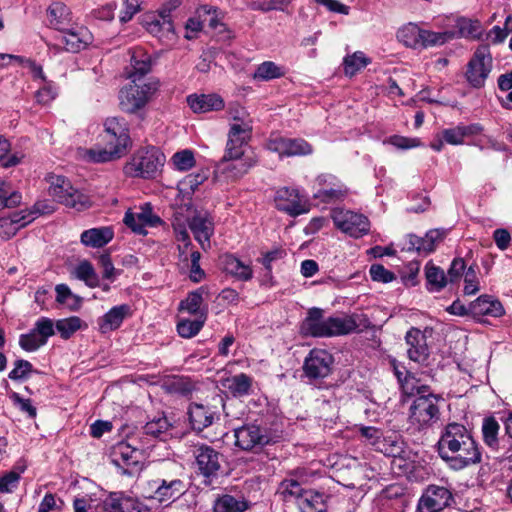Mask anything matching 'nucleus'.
I'll return each instance as SVG.
<instances>
[{"mask_svg":"<svg viewBox=\"0 0 512 512\" xmlns=\"http://www.w3.org/2000/svg\"><path fill=\"white\" fill-rule=\"evenodd\" d=\"M301 512H326L327 505L324 495L314 490H306L305 495L298 502Z\"/></svg>","mask_w":512,"mask_h":512,"instance_id":"nucleus-33","label":"nucleus"},{"mask_svg":"<svg viewBox=\"0 0 512 512\" xmlns=\"http://www.w3.org/2000/svg\"><path fill=\"white\" fill-rule=\"evenodd\" d=\"M204 292H206V288L203 286L190 292L186 299L180 302L179 310L187 311L188 313L197 315L198 317L201 316V312L207 313V309L201 308Z\"/></svg>","mask_w":512,"mask_h":512,"instance_id":"nucleus-38","label":"nucleus"},{"mask_svg":"<svg viewBox=\"0 0 512 512\" xmlns=\"http://www.w3.org/2000/svg\"><path fill=\"white\" fill-rule=\"evenodd\" d=\"M126 153L121 148L107 143L104 148H91L87 150L85 155L90 162L105 163L119 159Z\"/></svg>","mask_w":512,"mask_h":512,"instance_id":"nucleus-31","label":"nucleus"},{"mask_svg":"<svg viewBox=\"0 0 512 512\" xmlns=\"http://www.w3.org/2000/svg\"><path fill=\"white\" fill-rule=\"evenodd\" d=\"M217 411L209 405L191 403L188 408V417L191 427L201 432L212 425Z\"/></svg>","mask_w":512,"mask_h":512,"instance_id":"nucleus-23","label":"nucleus"},{"mask_svg":"<svg viewBox=\"0 0 512 512\" xmlns=\"http://www.w3.org/2000/svg\"><path fill=\"white\" fill-rule=\"evenodd\" d=\"M469 311L474 317L484 315L500 317L504 314V308L501 302L487 295H482L474 302L470 303Z\"/></svg>","mask_w":512,"mask_h":512,"instance_id":"nucleus-25","label":"nucleus"},{"mask_svg":"<svg viewBox=\"0 0 512 512\" xmlns=\"http://www.w3.org/2000/svg\"><path fill=\"white\" fill-rule=\"evenodd\" d=\"M49 27L65 32L71 24V12L62 2H54L47 9Z\"/></svg>","mask_w":512,"mask_h":512,"instance_id":"nucleus-26","label":"nucleus"},{"mask_svg":"<svg viewBox=\"0 0 512 512\" xmlns=\"http://www.w3.org/2000/svg\"><path fill=\"white\" fill-rule=\"evenodd\" d=\"M333 362V356L328 351L313 349L304 361V374L309 379L325 378L331 373Z\"/></svg>","mask_w":512,"mask_h":512,"instance_id":"nucleus-14","label":"nucleus"},{"mask_svg":"<svg viewBox=\"0 0 512 512\" xmlns=\"http://www.w3.org/2000/svg\"><path fill=\"white\" fill-rule=\"evenodd\" d=\"M425 276L427 288L431 292H439L446 286L447 281L444 271L433 264L426 265Z\"/></svg>","mask_w":512,"mask_h":512,"instance_id":"nucleus-40","label":"nucleus"},{"mask_svg":"<svg viewBox=\"0 0 512 512\" xmlns=\"http://www.w3.org/2000/svg\"><path fill=\"white\" fill-rule=\"evenodd\" d=\"M137 219L141 222L144 228L145 226L155 227L162 223L161 218L153 213L152 207L149 203H146L141 207V211L137 213Z\"/></svg>","mask_w":512,"mask_h":512,"instance_id":"nucleus-59","label":"nucleus"},{"mask_svg":"<svg viewBox=\"0 0 512 512\" xmlns=\"http://www.w3.org/2000/svg\"><path fill=\"white\" fill-rule=\"evenodd\" d=\"M268 147L280 156H304L313 152L312 146L304 139L276 137L269 141Z\"/></svg>","mask_w":512,"mask_h":512,"instance_id":"nucleus-19","label":"nucleus"},{"mask_svg":"<svg viewBox=\"0 0 512 512\" xmlns=\"http://www.w3.org/2000/svg\"><path fill=\"white\" fill-rule=\"evenodd\" d=\"M114 237L111 227H98L85 230L81 233L80 241L83 245L92 248H101Z\"/></svg>","mask_w":512,"mask_h":512,"instance_id":"nucleus-29","label":"nucleus"},{"mask_svg":"<svg viewBox=\"0 0 512 512\" xmlns=\"http://www.w3.org/2000/svg\"><path fill=\"white\" fill-rule=\"evenodd\" d=\"M369 63L370 59L360 51L355 52L353 55L346 56L343 62L345 74L348 76H354Z\"/></svg>","mask_w":512,"mask_h":512,"instance_id":"nucleus-46","label":"nucleus"},{"mask_svg":"<svg viewBox=\"0 0 512 512\" xmlns=\"http://www.w3.org/2000/svg\"><path fill=\"white\" fill-rule=\"evenodd\" d=\"M165 505V511L164 512H191L192 507L189 504V502L183 498V496L176 498L175 500L171 501L168 504Z\"/></svg>","mask_w":512,"mask_h":512,"instance_id":"nucleus-64","label":"nucleus"},{"mask_svg":"<svg viewBox=\"0 0 512 512\" xmlns=\"http://www.w3.org/2000/svg\"><path fill=\"white\" fill-rule=\"evenodd\" d=\"M35 217H30V214L27 216H23L19 219H9V218H0V237L2 239H9L15 235L18 227L16 224H20V226H25L34 220Z\"/></svg>","mask_w":512,"mask_h":512,"instance_id":"nucleus-45","label":"nucleus"},{"mask_svg":"<svg viewBox=\"0 0 512 512\" xmlns=\"http://www.w3.org/2000/svg\"><path fill=\"white\" fill-rule=\"evenodd\" d=\"M56 301L60 304H67L69 309L77 310L81 304V298L74 295L66 284H58L55 287Z\"/></svg>","mask_w":512,"mask_h":512,"instance_id":"nucleus-48","label":"nucleus"},{"mask_svg":"<svg viewBox=\"0 0 512 512\" xmlns=\"http://www.w3.org/2000/svg\"><path fill=\"white\" fill-rule=\"evenodd\" d=\"M141 458L142 452L126 442L117 443L111 453L112 463L128 476H134L142 470Z\"/></svg>","mask_w":512,"mask_h":512,"instance_id":"nucleus-9","label":"nucleus"},{"mask_svg":"<svg viewBox=\"0 0 512 512\" xmlns=\"http://www.w3.org/2000/svg\"><path fill=\"white\" fill-rule=\"evenodd\" d=\"M145 491L146 498L159 504H168L183 496L186 492V483L181 467L173 461L160 462L154 477L147 482Z\"/></svg>","mask_w":512,"mask_h":512,"instance_id":"nucleus-2","label":"nucleus"},{"mask_svg":"<svg viewBox=\"0 0 512 512\" xmlns=\"http://www.w3.org/2000/svg\"><path fill=\"white\" fill-rule=\"evenodd\" d=\"M446 236L444 229H431L423 237L422 251L424 254L431 253L435 250L436 245Z\"/></svg>","mask_w":512,"mask_h":512,"instance_id":"nucleus-54","label":"nucleus"},{"mask_svg":"<svg viewBox=\"0 0 512 512\" xmlns=\"http://www.w3.org/2000/svg\"><path fill=\"white\" fill-rule=\"evenodd\" d=\"M189 228L202 249L210 247V238L214 233V223L207 212L197 211L189 219Z\"/></svg>","mask_w":512,"mask_h":512,"instance_id":"nucleus-20","label":"nucleus"},{"mask_svg":"<svg viewBox=\"0 0 512 512\" xmlns=\"http://www.w3.org/2000/svg\"><path fill=\"white\" fill-rule=\"evenodd\" d=\"M104 139L109 145H115L127 152L131 144L127 123L123 118H107L105 123Z\"/></svg>","mask_w":512,"mask_h":512,"instance_id":"nucleus-17","label":"nucleus"},{"mask_svg":"<svg viewBox=\"0 0 512 512\" xmlns=\"http://www.w3.org/2000/svg\"><path fill=\"white\" fill-rule=\"evenodd\" d=\"M131 68L128 77L132 79V82L140 81L151 70L150 57L143 53L134 54L131 57Z\"/></svg>","mask_w":512,"mask_h":512,"instance_id":"nucleus-39","label":"nucleus"},{"mask_svg":"<svg viewBox=\"0 0 512 512\" xmlns=\"http://www.w3.org/2000/svg\"><path fill=\"white\" fill-rule=\"evenodd\" d=\"M32 330L46 344L48 338L55 334V324L52 319L41 317L36 321Z\"/></svg>","mask_w":512,"mask_h":512,"instance_id":"nucleus-53","label":"nucleus"},{"mask_svg":"<svg viewBox=\"0 0 512 512\" xmlns=\"http://www.w3.org/2000/svg\"><path fill=\"white\" fill-rule=\"evenodd\" d=\"M499 424L493 417L485 418L482 425L483 440L489 447H496L498 444Z\"/></svg>","mask_w":512,"mask_h":512,"instance_id":"nucleus-49","label":"nucleus"},{"mask_svg":"<svg viewBox=\"0 0 512 512\" xmlns=\"http://www.w3.org/2000/svg\"><path fill=\"white\" fill-rule=\"evenodd\" d=\"M491 55L488 45H481L477 48L473 58L469 61L466 78L474 88L483 87L491 71Z\"/></svg>","mask_w":512,"mask_h":512,"instance_id":"nucleus-10","label":"nucleus"},{"mask_svg":"<svg viewBox=\"0 0 512 512\" xmlns=\"http://www.w3.org/2000/svg\"><path fill=\"white\" fill-rule=\"evenodd\" d=\"M437 449L440 457L454 470L481 462V451L471 432L456 422L445 426Z\"/></svg>","mask_w":512,"mask_h":512,"instance_id":"nucleus-1","label":"nucleus"},{"mask_svg":"<svg viewBox=\"0 0 512 512\" xmlns=\"http://www.w3.org/2000/svg\"><path fill=\"white\" fill-rule=\"evenodd\" d=\"M46 180L50 183L48 193L56 202L76 210L89 206V199L76 190L65 177L51 174Z\"/></svg>","mask_w":512,"mask_h":512,"instance_id":"nucleus-5","label":"nucleus"},{"mask_svg":"<svg viewBox=\"0 0 512 512\" xmlns=\"http://www.w3.org/2000/svg\"><path fill=\"white\" fill-rule=\"evenodd\" d=\"M454 502L452 492L444 486L429 485L417 505L418 512H441Z\"/></svg>","mask_w":512,"mask_h":512,"instance_id":"nucleus-11","label":"nucleus"},{"mask_svg":"<svg viewBox=\"0 0 512 512\" xmlns=\"http://www.w3.org/2000/svg\"><path fill=\"white\" fill-rule=\"evenodd\" d=\"M300 331L305 336L332 337L340 335L339 317L324 318V311L313 307L302 321Z\"/></svg>","mask_w":512,"mask_h":512,"instance_id":"nucleus-6","label":"nucleus"},{"mask_svg":"<svg viewBox=\"0 0 512 512\" xmlns=\"http://www.w3.org/2000/svg\"><path fill=\"white\" fill-rule=\"evenodd\" d=\"M274 202L278 210L293 217L307 212L299 191L294 188H279L275 193Z\"/></svg>","mask_w":512,"mask_h":512,"instance_id":"nucleus-16","label":"nucleus"},{"mask_svg":"<svg viewBox=\"0 0 512 512\" xmlns=\"http://www.w3.org/2000/svg\"><path fill=\"white\" fill-rule=\"evenodd\" d=\"M374 449L385 456L399 459H402L405 453L404 441L395 433L387 436L382 435L380 440L374 442Z\"/></svg>","mask_w":512,"mask_h":512,"instance_id":"nucleus-28","label":"nucleus"},{"mask_svg":"<svg viewBox=\"0 0 512 512\" xmlns=\"http://www.w3.org/2000/svg\"><path fill=\"white\" fill-rule=\"evenodd\" d=\"M405 342L408 346L407 354L410 360L423 364L430 355V350L427 344V336L425 332L418 328H410L405 336Z\"/></svg>","mask_w":512,"mask_h":512,"instance_id":"nucleus-18","label":"nucleus"},{"mask_svg":"<svg viewBox=\"0 0 512 512\" xmlns=\"http://www.w3.org/2000/svg\"><path fill=\"white\" fill-rule=\"evenodd\" d=\"M33 372L32 364L24 359H18L14 362V368L9 372L8 377L11 380H23Z\"/></svg>","mask_w":512,"mask_h":512,"instance_id":"nucleus-57","label":"nucleus"},{"mask_svg":"<svg viewBox=\"0 0 512 512\" xmlns=\"http://www.w3.org/2000/svg\"><path fill=\"white\" fill-rule=\"evenodd\" d=\"M81 326L82 320L77 316L59 319L55 322V329L59 332L61 338L65 340L81 329Z\"/></svg>","mask_w":512,"mask_h":512,"instance_id":"nucleus-47","label":"nucleus"},{"mask_svg":"<svg viewBox=\"0 0 512 512\" xmlns=\"http://www.w3.org/2000/svg\"><path fill=\"white\" fill-rule=\"evenodd\" d=\"M252 127L249 123H234L231 125L223 162L238 160L244 155L243 146L250 139Z\"/></svg>","mask_w":512,"mask_h":512,"instance_id":"nucleus-13","label":"nucleus"},{"mask_svg":"<svg viewBox=\"0 0 512 512\" xmlns=\"http://www.w3.org/2000/svg\"><path fill=\"white\" fill-rule=\"evenodd\" d=\"M283 76L281 67L272 61H265L258 66L254 73L255 79L268 81Z\"/></svg>","mask_w":512,"mask_h":512,"instance_id":"nucleus-50","label":"nucleus"},{"mask_svg":"<svg viewBox=\"0 0 512 512\" xmlns=\"http://www.w3.org/2000/svg\"><path fill=\"white\" fill-rule=\"evenodd\" d=\"M164 387L169 393L179 394L182 396H187L194 390V385L191 380L180 376H173L166 380Z\"/></svg>","mask_w":512,"mask_h":512,"instance_id":"nucleus-44","label":"nucleus"},{"mask_svg":"<svg viewBox=\"0 0 512 512\" xmlns=\"http://www.w3.org/2000/svg\"><path fill=\"white\" fill-rule=\"evenodd\" d=\"M371 279L373 281L389 283L395 279V275L393 272L387 270L381 264H373L369 270Z\"/></svg>","mask_w":512,"mask_h":512,"instance_id":"nucleus-62","label":"nucleus"},{"mask_svg":"<svg viewBox=\"0 0 512 512\" xmlns=\"http://www.w3.org/2000/svg\"><path fill=\"white\" fill-rule=\"evenodd\" d=\"M102 512H150V509L131 497L111 494L104 500Z\"/></svg>","mask_w":512,"mask_h":512,"instance_id":"nucleus-21","label":"nucleus"},{"mask_svg":"<svg viewBox=\"0 0 512 512\" xmlns=\"http://www.w3.org/2000/svg\"><path fill=\"white\" fill-rule=\"evenodd\" d=\"M73 273L77 279L84 281L89 287L99 286V277L89 261L84 260L80 262Z\"/></svg>","mask_w":512,"mask_h":512,"instance_id":"nucleus-43","label":"nucleus"},{"mask_svg":"<svg viewBox=\"0 0 512 512\" xmlns=\"http://www.w3.org/2000/svg\"><path fill=\"white\" fill-rule=\"evenodd\" d=\"M395 374L397 376L398 381L401 383L404 393L406 394L413 395L415 393H421L422 390L426 388L425 385L416 386V379L410 373H407L403 377V372L396 369Z\"/></svg>","mask_w":512,"mask_h":512,"instance_id":"nucleus-55","label":"nucleus"},{"mask_svg":"<svg viewBox=\"0 0 512 512\" xmlns=\"http://www.w3.org/2000/svg\"><path fill=\"white\" fill-rule=\"evenodd\" d=\"M120 91L121 109L127 113H135L143 108L158 88L157 82H132Z\"/></svg>","mask_w":512,"mask_h":512,"instance_id":"nucleus-7","label":"nucleus"},{"mask_svg":"<svg viewBox=\"0 0 512 512\" xmlns=\"http://www.w3.org/2000/svg\"><path fill=\"white\" fill-rule=\"evenodd\" d=\"M347 194V189L342 184H334L333 187L323 188L315 195L323 202L331 203L343 199Z\"/></svg>","mask_w":512,"mask_h":512,"instance_id":"nucleus-51","label":"nucleus"},{"mask_svg":"<svg viewBox=\"0 0 512 512\" xmlns=\"http://www.w3.org/2000/svg\"><path fill=\"white\" fill-rule=\"evenodd\" d=\"M235 444L245 451L256 446H265L271 443L272 438L266 429L258 425H245L235 430Z\"/></svg>","mask_w":512,"mask_h":512,"instance_id":"nucleus-15","label":"nucleus"},{"mask_svg":"<svg viewBox=\"0 0 512 512\" xmlns=\"http://www.w3.org/2000/svg\"><path fill=\"white\" fill-rule=\"evenodd\" d=\"M20 479V473L10 471L0 478V493H10L17 487Z\"/></svg>","mask_w":512,"mask_h":512,"instance_id":"nucleus-63","label":"nucleus"},{"mask_svg":"<svg viewBox=\"0 0 512 512\" xmlns=\"http://www.w3.org/2000/svg\"><path fill=\"white\" fill-rule=\"evenodd\" d=\"M421 36L419 41V47L428 48L437 45H442L448 40L452 39L453 32H434L430 30L421 29Z\"/></svg>","mask_w":512,"mask_h":512,"instance_id":"nucleus-42","label":"nucleus"},{"mask_svg":"<svg viewBox=\"0 0 512 512\" xmlns=\"http://www.w3.org/2000/svg\"><path fill=\"white\" fill-rule=\"evenodd\" d=\"M131 308L127 304L114 306L98 321L102 333L115 330L120 327L123 320L130 315Z\"/></svg>","mask_w":512,"mask_h":512,"instance_id":"nucleus-27","label":"nucleus"},{"mask_svg":"<svg viewBox=\"0 0 512 512\" xmlns=\"http://www.w3.org/2000/svg\"><path fill=\"white\" fill-rule=\"evenodd\" d=\"M305 491L296 479L287 478L280 482L276 494L284 502L291 501L292 499H297L299 502L305 495Z\"/></svg>","mask_w":512,"mask_h":512,"instance_id":"nucleus-35","label":"nucleus"},{"mask_svg":"<svg viewBox=\"0 0 512 512\" xmlns=\"http://www.w3.org/2000/svg\"><path fill=\"white\" fill-rule=\"evenodd\" d=\"M21 195L17 192H10L5 182H0V207H13L19 204Z\"/></svg>","mask_w":512,"mask_h":512,"instance_id":"nucleus-58","label":"nucleus"},{"mask_svg":"<svg viewBox=\"0 0 512 512\" xmlns=\"http://www.w3.org/2000/svg\"><path fill=\"white\" fill-rule=\"evenodd\" d=\"M193 455L199 474L210 483L212 479L217 478L224 462V456L211 446L202 444L196 446Z\"/></svg>","mask_w":512,"mask_h":512,"instance_id":"nucleus-8","label":"nucleus"},{"mask_svg":"<svg viewBox=\"0 0 512 512\" xmlns=\"http://www.w3.org/2000/svg\"><path fill=\"white\" fill-rule=\"evenodd\" d=\"M428 387L417 393L416 397L409 409V423L418 431L427 429L436 423L440 418V410L438 401L441 399L439 396L427 392Z\"/></svg>","mask_w":512,"mask_h":512,"instance_id":"nucleus-3","label":"nucleus"},{"mask_svg":"<svg viewBox=\"0 0 512 512\" xmlns=\"http://www.w3.org/2000/svg\"><path fill=\"white\" fill-rule=\"evenodd\" d=\"M221 261L224 271L233 277L242 281H248L253 277L252 268L234 255L226 254Z\"/></svg>","mask_w":512,"mask_h":512,"instance_id":"nucleus-30","label":"nucleus"},{"mask_svg":"<svg viewBox=\"0 0 512 512\" xmlns=\"http://www.w3.org/2000/svg\"><path fill=\"white\" fill-rule=\"evenodd\" d=\"M340 335H346L357 330L371 327V322L364 313H353L345 317H339Z\"/></svg>","mask_w":512,"mask_h":512,"instance_id":"nucleus-32","label":"nucleus"},{"mask_svg":"<svg viewBox=\"0 0 512 512\" xmlns=\"http://www.w3.org/2000/svg\"><path fill=\"white\" fill-rule=\"evenodd\" d=\"M11 145L9 141L0 135V163L3 167H13L20 163L22 159V155L18 156L17 154L8 155L10 151Z\"/></svg>","mask_w":512,"mask_h":512,"instance_id":"nucleus-52","label":"nucleus"},{"mask_svg":"<svg viewBox=\"0 0 512 512\" xmlns=\"http://www.w3.org/2000/svg\"><path fill=\"white\" fill-rule=\"evenodd\" d=\"M19 345L23 350L32 352L45 345V343L37 336L33 330H31L27 334L20 335Z\"/></svg>","mask_w":512,"mask_h":512,"instance_id":"nucleus-60","label":"nucleus"},{"mask_svg":"<svg viewBox=\"0 0 512 512\" xmlns=\"http://www.w3.org/2000/svg\"><path fill=\"white\" fill-rule=\"evenodd\" d=\"M170 424L166 417H160L158 419L147 422L143 427L144 434L152 436L154 438L160 437L161 434L165 433Z\"/></svg>","mask_w":512,"mask_h":512,"instance_id":"nucleus-56","label":"nucleus"},{"mask_svg":"<svg viewBox=\"0 0 512 512\" xmlns=\"http://www.w3.org/2000/svg\"><path fill=\"white\" fill-rule=\"evenodd\" d=\"M165 155L156 147L138 150L128 162L124 171L130 177L154 178L164 165Z\"/></svg>","mask_w":512,"mask_h":512,"instance_id":"nucleus-4","label":"nucleus"},{"mask_svg":"<svg viewBox=\"0 0 512 512\" xmlns=\"http://www.w3.org/2000/svg\"><path fill=\"white\" fill-rule=\"evenodd\" d=\"M421 28L415 23H407L400 27L396 37L400 43L408 48H419Z\"/></svg>","mask_w":512,"mask_h":512,"instance_id":"nucleus-37","label":"nucleus"},{"mask_svg":"<svg viewBox=\"0 0 512 512\" xmlns=\"http://www.w3.org/2000/svg\"><path fill=\"white\" fill-rule=\"evenodd\" d=\"M58 37L61 44L68 52L76 53L86 48L92 42V34L84 27L77 30L66 29L65 32Z\"/></svg>","mask_w":512,"mask_h":512,"instance_id":"nucleus-22","label":"nucleus"},{"mask_svg":"<svg viewBox=\"0 0 512 512\" xmlns=\"http://www.w3.org/2000/svg\"><path fill=\"white\" fill-rule=\"evenodd\" d=\"M252 382L250 376L240 373L228 378L224 386L234 397H243L250 394Z\"/></svg>","mask_w":512,"mask_h":512,"instance_id":"nucleus-36","label":"nucleus"},{"mask_svg":"<svg viewBox=\"0 0 512 512\" xmlns=\"http://www.w3.org/2000/svg\"><path fill=\"white\" fill-rule=\"evenodd\" d=\"M332 219L337 228L351 237L359 238L369 232V220L362 214L349 210H336L333 212Z\"/></svg>","mask_w":512,"mask_h":512,"instance_id":"nucleus-12","label":"nucleus"},{"mask_svg":"<svg viewBox=\"0 0 512 512\" xmlns=\"http://www.w3.org/2000/svg\"><path fill=\"white\" fill-rule=\"evenodd\" d=\"M206 321V312L194 320L182 319L177 324V332L183 338H192L199 333Z\"/></svg>","mask_w":512,"mask_h":512,"instance_id":"nucleus-41","label":"nucleus"},{"mask_svg":"<svg viewBox=\"0 0 512 512\" xmlns=\"http://www.w3.org/2000/svg\"><path fill=\"white\" fill-rule=\"evenodd\" d=\"M248 502L244 499H237L232 495L224 494L218 496L213 504L214 512H244L248 509Z\"/></svg>","mask_w":512,"mask_h":512,"instance_id":"nucleus-34","label":"nucleus"},{"mask_svg":"<svg viewBox=\"0 0 512 512\" xmlns=\"http://www.w3.org/2000/svg\"><path fill=\"white\" fill-rule=\"evenodd\" d=\"M187 103L195 113L219 111L224 108V101L217 94H192L187 97Z\"/></svg>","mask_w":512,"mask_h":512,"instance_id":"nucleus-24","label":"nucleus"},{"mask_svg":"<svg viewBox=\"0 0 512 512\" xmlns=\"http://www.w3.org/2000/svg\"><path fill=\"white\" fill-rule=\"evenodd\" d=\"M173 163L180 171H187L194 166V155L190 150H183L174 154Z\"/></svg>","mask_w":512,"mask_h":512,"instance_id":"nucleus-61","label":"nucleus"}]
</instances>
